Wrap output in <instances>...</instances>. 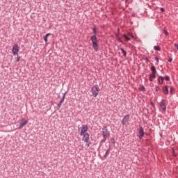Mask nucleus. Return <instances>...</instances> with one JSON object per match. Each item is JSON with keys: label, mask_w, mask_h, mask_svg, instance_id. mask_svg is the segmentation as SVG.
<instances>
[{"label": "nucleus", "mask_w": 178, "mask_h": 178, "mask_svg": "<svg viewBox=\"0 0 178 178\" xmlns=\"http://www.w3.org/2000/svg\"><path fill=\"white\" fill-rule=\"evenodd\" d=\"M154 79H156V73H152L149 74V81L152 82L154 81Z\"/></svg>", "instance_id": "obj_10"}, {"label": "nucleus", "mask_w": 178, "mask_h": 178, "mask_svg": "<svg viewBox=\"0 0 178 178\" xmlns=\"http://www.w3.org/2000/svg\"><path fill=\"white\" fill-rule=\"evenodd\" d=\"M29 123V121H27L26 119L23 118L22 121L19 123V129H23L24 126H26Z\"/></svg>", "instance_id": "obj_8"}, {"label": "nucleus", "mask_w": 178, "mask_h": 178, "mask_svg": "<svg viewBox=\"0 0 178 178\" xmlns=\"http://www.w3.org/2000/svg\"><path fill=\"white\" fill-rule=\"evenodd\" d=\"M163 33H164V34H165V35H167V36L169 35V32H168L167 30L164 29V30H163Z\"/></svg>", "instance_id": "obj_24"}, {"label": "nucleus", "mask_w": 178, "mask_h": 178, "mask_svg": "<svg viewBox=\"0 0 178 178\" xmlns=\"http://www.w3.org/2000/svg\"><path fill=\"white\" fill-rule=\"evenodd\" d=\"M118 33H119L120 31V29H118Z\"/></svg>", "instance_id": "obj_40"}, {"label": "nucleus", "mask_w": 178, "mask_h": 178, "mask_svg": "<svg viewBox=\"0 0 178 178\" xmlns=\"http://www.w3.org/2000/svg\"><path fill=\"white\" fill-rule=\"evenodd\" d=\"M161 108H162L163 111L166 112V106L164 107H161Z\"/></svg>", "instance_id": "obj_32"}, {"label": "nucleus", "mask_w": 178, "mask_h": 178, "mask_svg": "<svg viewBox=\"0 0 178 178\" xmlns=\"http://www.w3.org/2000/svg\"><path fill=\"white\" fill-rule=\"evenodd\" d=\"M110 151H111V147H108L104 156V158H106V156H108V155H109Z\"/></svg>", "instance_id": "obj_18"}, {"label": "nucleus", "mask_w": 178, "mask_h": 178, "mask_svg": "<svg viewBox=\"0 0 178 178\" xmlns=\"http://www.w3.org/2000/svg\"><path fill=\"white\" fill-rule=\"evenodd\" d=\"M131 36L133 38H134V35H131Z\"/></svg>", "instance_id": "obj_39"}, {"label": "nucleus", "mask_w": 178, "mask_h": 178, "mask_svg": "<svg viewBox=\"0 0 178 178\" xmlns=\"http://www.w3.org/2000/svg\"><path fill=\"white\" fill-rule=\"evenodd\" d=\"M160 106L161 108H163L165 106H166V101L163 99H161V102H160Z\"/></svg>", "instance_id": "obj_13"}, {"label": "nucleus", "mask_w": 178, "mask_h": 178, "mask_svg": "<svg viewBox=\"0 0 178 178\" xmlns=\"http://www.w3.org/2000/svg\"><path fill=\"white\" fill-rule=\"evenodd\" d=\"M123 37H124V38L125 39L126 41H130V38H129L127 35L124 34Z\"/></svg>", "instance_id": "obj_19"}, {"label": "nucleus", "mask_w": 178, "mask_h": 178, "mask_svg": "<svg viewBox=\"0 0 178 178\" xmlns=\"http://www.w3.org/2000/svg\"><path fill=\"white\" fill-rule=\"evenodd\" d=\"M172 60H173L172 58H170L168 59V62H170V63H172Z\"/></svg>", "instance_id": "obj_36"}, {"label": "nucleus", "mask_w": 178, "mask_h": 178, "mask_svg": "<svg viewBox=\"0 0 178 178\" xmlns=\"http://www.w3.org/2000/svg\"><path fill=\"white\" fill-rule=\"evenodd\" d=\"M163 92L165 95H168V94H169V89L168 88V86L163 87Z\"/></svg>", "instance_id": "obj_11"}, {"label": "nucleus", "mask_w": 178, "mask_h": 178, "mask_svg": "<svg viewBox=\"0 0 178 178\" xmlns=\"http://www.w3.org/2000/svg\"><path fill=\"white\" fill-rule=\"evenodd\" d=\"M150 105L155 108V104H154V102H151Z\"/></svg>", "instance_id": "obj_34"}, {"label": "nucleus", "mask_w": 178, "mask_h": 178, "mask_svg": "<svg viewBox=\"0 0 178 178\" xmlns=\"http://www.w3.org/2000/svg\"><path fill=\"white\" fill-rule=\"evenodd\" d=\"M154 59L157 62V63H159V58L155 57Z\"/></svg>", "instance_id": "obj_28"}, {"label": "nucleus", "mask_w": 178, "mask_h": 178, "mask_svg": "<svg viewBox=\"0 0 178 178\" xmlns=\"http://www.w3.org/2000/svg\"><path fill=\"white\" fill-rule=\"evenodd\" d=\"M174 47H175V48H177V51H178V44H174Z\"/></svg>", "instance_id": "obj_33"}, {"label": "nucleus", "mask_w": 178, "mask_h": 178, "mask_svg": "<svg viewBox=\"0 0 178 178\" xmlns=\"http://www.w3.org/2000/svg\"><path fill=\"white\" fill-rule=\"evenodd\" d=\"M129 120H130V115H125L122 120V126H126V124L128 123Z\"/></svg>", "instance_id": "obj_7"}, {"label": "nucleus", "mask_w": 178, "mask_h": 178, "mask_svg": "<svg viewBox=\"0 0 178 178\" xmlns=\"http://www.w3.org/2000/svg\"><path fill=\"white\" fill-rule=\"evenodd\" d=\"M138 134H139V136H138L139 140H143L145 133H144V128H143L141 125H139Z\"/></svg>", "instance_id": "obj_5"}, {"label": "nucleus", "mask_w": 178, "mask_h": 178, "mask_svg": "<svg viewBox=\"0 0 178 178\" xmlns=\"http://www.w3.org/2000/svg\"><path fill=\"white\" fill-rule=\"evenodd\" d=\"M160 10H161V12L162 13H163V12H165V8H160Z\"/></svg>", "instance_id": "obj_31"}, {"label": "nucleus", "mask_w": 178, "mask_h": 178, "mask_svg": "<svg viewBox=\"0 0 178 178\" xmlns=\"http://www.w3.org/2000/svg\"><path fill=\"white\" fill-rule=\"evenodd\" d=\"M164 80H166V81H170V77L167 75L164 77Z\"/></svg>", "instance_id": "obj_21"}, {"label": "nucleus", "mask_w": 178, "mask_h": 178, "mask_svg": "<svg viewBox=\"0 0 178 178\" xmlns=\"http://www.w3.org/2000/svg\"><path fill=\"white\" fill-rule=\"evenodd\" d=\"M91 92L93 97H95V98H97L98 94H99V87L98 86V85L92 87Z\"/></svg>", "instance_id": "obj_3"}, {"label": "nucleus", "mask_w": 178, "mask_h": 178, "mask_svg": "<svg viewBox=\"0 0 178 178\" xmlns=\"http://www.w3.org/2000/svg\"><path fill=\"white\" fill-rule=\"evenodd\" d=\"M97 30H98V28L95 26L92 29L93 35L90 37V41H92V48L94 51H95V52H97L98 49H99V45L98 44V39L97 38Z\"/></svg>", "instance_id": "obj_1"}, {"label": "nucleus", "mask_w": 178, "mask_h": 178, "mask_svg": "<svg viewBox=\"0 0 178 178\" xmlns=\"http://www.w3.org/2000/svg\"><path fill=\"white\" fill-rule=\"evenodd\" d=\"M115 37H116V38H120V36H119V33H116Z\"/></svg>", "instance_id": "obj_35"}, {"label": "nucleus", "mask_w": 178, "mask_h": 178, "mask_svg": "<svg viewBox=\"0 0 178 178\" xmlns=\"http://www.w3.org/2000/svg\"><path fill=\"white\" fill-rule=\"evenodd\" d=\"M49 35H51V33H47L44 37V40L45 42H48V37H49Z\"/></svg>", "instance_id": "obj_17"}, {"label": "nucleus", "mask_w": 178, "mask_h": 178, "mask_svg": "<svg viewBox=\"0 0 178 178\" xmlns=\"http://www.w3.org/2000/svg\"><path fill=\"white\" fill-rule=\"evenodd\" d=\"M88 130V126L87 125H83L82 129L81 130L80 136H83V134H86V132Z\"/></svg>", "instance_id": "obj_9"}, {"label": "nucleus", "mask_w": 178, "mask_h": 178, "mask_svg": "<svg viewBox=\"0 0 178 178\" xmlns=\"http://www.w3.org/2000/svg\"><path fill=\"white\" fill-rule=\"evenodd\" d=\"M163 80H165V78L162 76H159L158 77V83L159 84H163Z\"/></svg>", "instance_id": "obj_12"}, {"label": "nucleus", "mask_w": 178, "mask_h": 178, "mask_svg": "<svg viewBox=\"0 0 178 178\" xmlns=\"http://www.w3.org/2000/svg\"><path fill=\"white\" fill-rule=\"evenodd\" d=\"M61 106H62V103L59 102V103L57 104V109H59Z\"/></svg>", "instance_id": "obj_25"}, {"label": "nucleus", "mask_w": 178, "mask_h": 178, "mask_svg": "<svg viewBox=\"0 0 178 178\" xmlns=\"http://www.w3.org/2000/svg\"><path fill=\"white\" fill-rule=\"evenodd\" d=\"M106 141V137H104V138L102 140V143H105Z\"/></svg>", "instance_id": "obj_29"}, {"label": "nucleus", "mask_w": 178, "mask_h": 178, "mask_svg": "<svg viewBox=\"0 0 178 178\" xmlns=\"http://www.w3.org/2000/svg\"><path fill=\"white\" fill-rule=\"evenodd\" d=\"M145 60H147V62H149V60L147 57L145 58Z\"/></svg>", "instance_id": "obj_37"}, {"label": "nucleus", "mask_w": 178, "mask_h": 178, "mask_svg": "<svg viewBox=\"0 0 178 178\" xmlns=\"http://www.w3.org/2000/svg\"><path fill=\"white\" fill-rule=\"evenodd\" d=\"M19 47L17 44L13 45L12 52L15 56H16V55H19Z\"/></svg>", "instance_id": "obj_4"}, {"label": "nucleus", "mask_w": 178, "mask_h": 178, "mask_svg": "<svg viewBox=\"0 0 178 178\" xmlns=\"http://www.w3.org/2000/svg\"><path fill=\"white\" fill-rule=\"evenodd\" d=\"M117 40L119 42H122V44H124V42H123V40H122V39L120 38H117Z\"/></svg>", "instance_id": "obj_23"}, {"label": "nucleus", "mask_w": 178, "mask_h": 178, "mask_svg": "<svg viewBox=\"0 0 178 178\" xmlns=\"http://www.w3.org/2000/svg\"><path fill=\"white\" fill-rule=\"evenodd\" d=\"M127 1H129V0H125V2H127Z\"/></svg>", "instance_id": "obj_41"}, {"label": "nucleus", "mask_w": 178, "mask_h": 178, "mask_svg": "<svg viewBox=\"0 0 178 178\" xmlns=\"http://www.w3.org/2000/svg\"><path fill=\"white\" fill-rule=\"evenodd\" d=\"M67 93V92L63 93V97L61 98V99L59 102L60 104H63V102H65V98L66 97V94Z\"/></svg>", "instance_id": "obj_14"}, {"label": "nucleus", "mask_w": 178, "mask_h": 178, "mask_svg": "<svg viewBox=\"0 0 178 178\" xmlns=\"http://www.w3.org/2000/svg\"><path fill=\"white\" fill-rule=\"evenodd\" d=\"M111 144H115V138H112L111 139Z\"/></svg>", "instance_id": "obj_26"}, {"label": "nucleus", "mask_w": 178, "mask_h": 178, "mask_svg": "<svg viewBox=\"0 0 178 178\" xmlns=\"http://www.w3.org/2000/svg\"><path fill=\"white\" fill-rule=\"evenodd\" d=\"M142 88H143V91H145V87L143 86Z\"/></svg>", "instance_id": "obj_38"}, {"label": "nucleus", "mask_w": 178, "mask_h": 178, "mask_svg": "<svg viewBox=\"0 0 178 178\" xmlns=\"http://www.w3.org/2000/svg\"><path fill=\"white\" fill-rule=\"evenodd\" d=\"M17 58L16 60V62H19L20 60V57L19 56V55H17Z\"/></svg>", "instance_id": "obj_30"}, {"label": "nucleus", "mask_w": 178, "mask_h": 178, "mask_svg": "<svg viewBox=\"0 0 178 178\" xmlns=\"http://www.w3.org/2000/svg\"><path fill=\"white\" fill-rule=\"evenodd\" d=\"M154 51H161V47H159V46H154Z\"/></svg>", "instance_id": "obj_20"}, {"label": "nucleus", "mask_w": 178, "mask_h": 178, "mask_svg": "<svg viewBox=\"0 0 178 178\" xmlns=\"http://www.w3.org/2000/svg\"><path fill=\"white\" fill-rule=\"evenodd\" d=\"M173 91H175V89H173V88L171 87L170 90V94H173Z\"/></svg>", "instance_id": "obj_27"}, {"label": "nucleus", "mask_w": 178, "mask_h": 178, "mask_svg": "<svg viewBox=\"0 0 178 178\" xmlns=\"http://www.w3.org/2000/svg\"><path fill=\"white\" fill-rule=\"evenodd\" d=\"M102 134L103 137H108V136H110L111 134H109V131H108V127L106 126L103 127Z\"/></svg>", "instance_id": "obj_6"}, {"label": "nucleus", "mask_w": 178, "mask_h": 178, "mask_svg": "<svg viewBox=\"0 0 178 178\" xmlns=\"http://www.w3.org/2000/svg\"><path fill=\"white\" fill-rule=\"evenodd\" d=\"M150 70H151L152 73H156V67H155V65L151 66Z\"/></svg>", "instance_id": "obj_15"}, {"label": "nucleus", "mask_w": 178, "mask_h": 178, "mask_svg": "<svg viewBox=\"0 0 178 178\" xmlns=\"http://www.w3.org/2000/svg\"><path fill=\"white\" fill-rule=\"evenodd\" d=\"M120 51H122L123 56H124V58H126V56H127V52L124 50V48H120Z\"/></svg>", "instance_id": "obj_16"}, {"label": "nucleus", "mask_w": 178, "mask_h": 178, "mask_svg": "<svg viewBox=\"0 0 178 178\" xmlns=\"http://www.w3.org/2000/svg\"><path fill=\"white\" fill-rule=\"evenodd\" d=\"M82 141H84V143H86V147L88 148L90 147V145H91V141H90V134L88 133H86L83 134Z\"/></svg>", "instance_id": "obj_2"}, {"label": "nucleus", "mask_w": 178, "mask_h": 178, "mask_svg": "<svg viewBox=\"0 0 178 178\" xmlns=\"http://www.w3.org/2000/svg\"><path fill=\"white\" fill-rule=\"evenodd\" d=\"M155 90H156V92H158L159 91H161V88H159V86H156Z\"/></svg>", "instance_id": "obj_22"}]
</instances>
